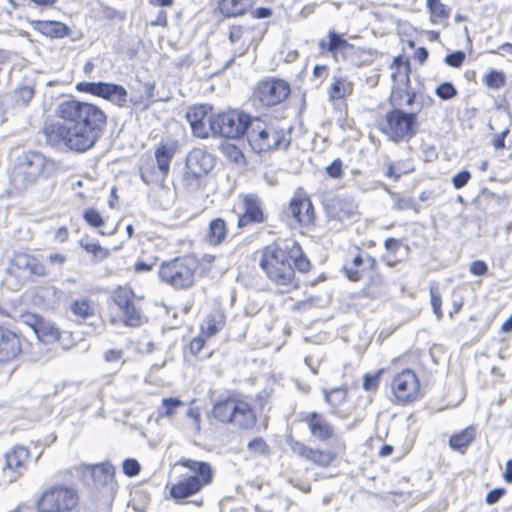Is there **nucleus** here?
<instances>
[{"instance_id": "obj_1", "label": "nucleus", "mask_w": 512, "mask_h": 512, "mask_svg": "<svg viewBox=\"0 0 512 512\" xmlns=\"http://www.w3.org/2000/svg\"><path fill=\"white\" fill-rule=\"evenodd\" d=\"M63 122L47 124L43 128L46 144L71 151L85 152L98 142L107 125L105 112L92 103L69 100L59 106Z\"/></svg>"}, {"instance_id": "obj_2", "label": "nucleus", "mask_w": 512, "mask_h": 512, "mask_svg": "<svg viewBox=\"0 0 512 512\" xmlns=\"http://www.w3.org/2000/svg\"><path fill=\"white\" fill-rule=\"evenodd\" d=\"M259 266L280 292L289 293L300 287V274L310 271L312 265L302 247L297 242H291L284 246H267Z\"/></svg>"}, {"instance_id": "obj_3", "label": "nucleus", "mask_w": 512, "mask_h": 512, "mask_svg": "<svg viewBox=\"0 0 512 512\" xmlns=\"http://www.w3.org/2000/svg\"><path fill=\"white\" fill-rule=\"evenodd\" d=\"M291 127L285 128L274 122L253 117L248 129L247 140L258 154L277 149H287L291 142Z\"/></svg>"}, {"instance_id": "obj_4", "label": "nucleus", "mask_w": 512, "mask_h": 512, "mask_svg": "<svg viewBox=\"0 0 512 512\" xmlns=\"http://www.w3.org/2000/svg\"><path fill=\"white\" fill-rule=\"evenodd\" d=\"M179 464L194 472V475L173 484L170 487L169 494L177 504H186L189 497L212 482L214 471L211 465L205 461L181 459Z\"/></svg>"}, {"instance_id": "obj_5", "label": "nucleus", "mask_w": 512, "mask_h": 512, "mask_svg": "<svg viewBox=\"0 0 512 512\" xmlns=\"http://www.w3.org/2000/svg\"><path fill=\"white\" fill-rule=\"evenodd\" d=\"M211 415L221 423L231 424L244 430L253 428L257 421L252 406L235 396L217 400L213 405Z\"/></svg>"}, {"instance_id": "obj_6", "label": "nucleus", "mask_w": 512, "mask_h": 512, "mask_svg": "<svg viewBox=\"0 0 512 512\" xmlns=\"http://www.w3.org/2000/svg\"><path fill=\"white\" fill-rule=\"evenodd\" d=\"M216 164L215 157L201 148L192 149L186 156L182 184L188 192H196L206 187L207 176Z\"/></svg>"}, {"instance_id": "obj_7", "label": "nucleus", "mask_w": 512, "mask_h": 512, "mask_svg": "<svg viewBox=\"0 0 512 512\" xmlns=\"http://www.w3.org/2000/svg\"><path fill=\"white\" fill-rule=\"evenodd\" d=\"M199 261L193 256L177 257L160 265L158 275L162 282L174 289L182 290L193 286Z\"/></svg>"}, {"instance_id": "obj_8", "label": "nucleus", "mask_w": 512, "mask_h": 512, "mask_svg": "<svg viewBox=\"0 0 512 512\" xmlns=\"http://www.w3.org/2000/svg\"><path fill=\"white\" fill-rule=\"evenodd\" d=\"M417 104V111L405 112L399 108H394L387 112L381 130L389 140L394 143L408 142L418 133L420 125L417 114L423 108V104Z\"/></svg>"}, {"instance_id": "obj_9", "label": "nucleus", "mask_w": 512, "mask_h": 512, "mask_svg": "<svg viewBox=\"0 0 512 512\" xmlns=\"http://www.w3.org/2000/svg\"><path fill=\"white\" fill-rule=\"evenodd\" d=\"M83 483L88 487L93 486L99 491V499L103 500L114 488V467L109 463L96 465L82 464L76 468ZM107 505V499L104 500Z\"/></svg>"}, {"instance_id": "obj_10", "label": "nucleus", "mask_w": 512, "mask_h": 512, "mask_svg": "<svg viewBox=\"0 0 512 512\" xmlns=\"http://www.w3.org/2000/svg\"><path fill=\"white\" fill-rule=\"evenodd\" d=\"M253 117L240 110H230L216 115L214 135L227 139L247 137Z\"/></svg>"}, {"instance_id": "obj_11", "label": "nucleus", "mask_w": 512, "mask_h": 512, "mask_svg": "<svg viewBox=\"0 0 512 512\" xmlns=\"http://www.w3.org/2000/svg\"><path fill=\"white\" fill-rule=\"evenodd\" d=\"M79 501L77 491L73 488L58 485L43 492L38 501V509L46 512L72 510Z\"/></svg>"}, {"instance_id": "obj_12", "label": "nucleus", "mask_w": 512, "mask_h": 512, "mask_svg": "<svg viewBox=\"0 0 512 512\" xmlns=\"http://www.w3.org/2000/svg\"><path fill=\"white\" fill-rule=\"evenodd\" d=\"M79 92L88 93L103 98L118 107H125L128 98L127 90L120 84L110 82H79L76 84Z\"/></svg>"}, {"instance_id": "obj_13", "label": "nucleus", "mask_w": 512, "mask_h": 512, "mask_svg": "<svg viewBox=\"0 0 512 512\" xmlns=\"http://www.w3.org/2000/svg\"><path fill=\"white\" fill-rule=\"evenodd\" d=\"M216 115L208 105L193 106L188 109L186 119L196 137L208 138L214 135Z\"/></svg>"}, {"instance_id": "obj_14", "label": "nucleus", "mask_w": 512, "mask_h": 512, "mask_svg": "<svg viewBox=\"0 0 512 512\" xmlns=\"http://www.w3.org/2000/svg\"><path fill=\"white\" fill-rule=\"evenodd\" d=\"M420 383L415 372L405 369L397 374L392 382V391L397 402L406 404L413 402L419 395Z\"/></svg>"}, {"instance_id": "obj_15", "label": "nucleus", "mask_w": 512, "mask_h": 512, "mask_svg": "<svg viewBox=\"0 0 512 512\" xmlns=\"http://www.w3.org/2000/svg\"><path fill=\"white\" fill-rule=\"evenodd\" d=\"M290 85L282 79H269L259 83L255 95L265 106H274L290 95Z\"/></svg>"}, {"instance_id": "obj_16", "label": "nucleus", "mask_w": 512, "mask_h": 512, "mask_svg": "<svg viewBox=\"0 0 512 512\" xmlns=\"http://www.w3.org/2000/svg\"><path fill=\"white\" fill-rule=\"evenodd\" d=\"M29 451L24 446H16L11 452L6 453L5 463L2 468V477L5 483L16 481L26 470Z\"/></svg>"}, {"instance_id": "obj_17", "label": "nucleus", "mask_w": 512, "mask_h": 512, "mask_svg": "<svg viewBox=\"0 0 512 512\" xmlns=\"http://www.w3.org/2000/svg\"><path fill=\"white\" fill-rule=\"evenodd\" d=\"M326 217L329 220L344 222L353 219L357 214L358 206L350 198L330 196L323 201Z\"/></svg>"}, {"instance_id": "obj_18", "label": "nucleus", "mask_w": 512, "mask_h": 512, "mask_svg": "<svg viewBox=\"0 0 512 512\" xmlns=\"http://www.w3.org/2000/svg\"><path fill=\"white\" fill-rule=\"evenodd\" d=\"M45 157L36 151L24 153L17 165V171L23 176L25 184L34 183L45 167Z\"/></svg>"}, {"instance_id": "obj_19", "label": "nucleus", "mask_w": 512, "mask_h": 512, "mask_svg": "<svg viewBox=\"0 0 512 512\" xmlns=\"http://www.w3.org/2000/svg\"><path fill=\"white\" fill-rule=\"evenodd\" d=\"M288 213L302 227H308L314 223L315 213L314 207L304 194H296L292 197L288 207Z\"/></svg>"}, {"instance_id": "obj_20", "label": "nucleus", "mask_w": 512, "mask_h": 512, "mask_svg": "<svg viewBox=\"0 0 512 512\" xmlns=\"http://www.w3.org/2000/svg\"><path fill=\"white\" fill-rule=\"evenodd\" d=\"M300 420L307 424L311 435L321 442H326L334 436L333 426L317 412L300 413Z\"/></svg>"}, {"instance_id": "obj_21", "label": "nucleus", "mask_w": 512, "mask_h": 512, "mask_svg": "<svg viewBox=\"0 0 512 512\" xmlns=\"http://www.w3.org/2000/svg\"><path fill=\"white\" fill-rule=\"evenodd\" d=\"M243 213L238 218V227L243 228L251 224L263 223L265 221L262 204L255 194H247L242 201Z\"/></svg>"}, {"instance_id": "obj_22", "label": "nucleus", "mask_w": 512, "mask_h": 512, "mask_svg": "<svg viewBox=\"0 0 512 512\" xmlns=\"http://www.w3.org/2000/svg\"><path fill=\"white\" fill-rule=\"evenodd\" d=\"M11 265L18 270L28 272L31 276L45 277L47 275L46 268L41 261L37 257L28 253H15L12 258Z\"/></svg>"}, {"instance_id": "obj_23", "label": "nucleus", "mask_w": 512, "mask_h": 512, "mask_svg": "<svg viewBox=\"0 0 512 512\" xmlns=\"http://www.w3.org/2000/svg\"><path fill=\"white\" fill-rule=\"evenodd\" d=\"M21 351L19 336L0 327V362L9 361Z\"/></svg>"}, {"instance_id": "obj_24", "label": "nucleus", "mask_w": 512, "mask_h": 512, "mask_svg": "<svg viewBox=\"0 0 512 512\" xmlns=\"http://www.w3.org/2000/svg\"><path fill=\"white\" fill-rule=\"evenodd\" d=\"M30 24L34 31L49 38L60 39L71 33V29L66 24L59 21L31 20Z\"/></svg>"}, {"instance_id": "obj_25", "label": "nucleus", "mask_w": 512, "mask_h": 512, "mask_svg": "<svg viewBox=\"0 0 512 512\" xmlns=\"http://www.w3.org/2000/svg\"><path fill=\"white\" fill-rule=\"evenodd\" d=\"M321 53L330 52L336 54L337 52H345L353 48V45L348 43L341 35L335 31H330L328 34V41L321 39L318 43Z\"/></svg>"}, {"instance_id": "obj_26", "label": "nucleus", "mask_w": 512, "mask_h": 512, "mask_svg": "<svg viewBox=\"0 0 512 512\" xmlns=\"http://www.w3.org/2000/svg\"><path fill=\"white\" fill-rule=\"evenodd\" d=\"M253 0H220L218 8L225 17L244 15L252 7Z\"/></svg>"}, {"instance_id": "obj_27", "label": "nucleus", "mask_w": 512, "mask_h": 512, "mask_svg": "<svg viewBox=\"0 0 512 512\" xmlns=\"http://www.w3.org/2000/svg\"><path fill=\"white\" fill-rule=\"evenodd\" d=\"M36 336L43 342H54L60 338V331L52 323L36 318L32 326Z\"/></svg>"}, {"instance_id": "obj_28", "label": "nucleus", "mask_w": 512, "mask_h": 512, "mask_svg": "<svg viewBox=\"0 0 512 512\" xmlns=\"http://www.w3.org/2000/svg\"><path fill=\"white\" fill-rule=\"evenodd\" d=\"M475 439V429L471 426L461 432L453 434L449 439V446L452 450L463 453Z\"/></svg>"}, {"instance_id": "obj_29", "label": "nucleus", "mask_w": 512, "mask_h": 512, "mask_svg": "<svg viewBox=\"0 0 512 512\" xmlns=\"http://www.w3.org/2000/svg\"><path fill=\"white\" fill-rule=\"evenodd\" d=\"M227 235L226 222L222 218H215L210 221L206 234L207 241L212 245L221 244Z\"/></svg>"}, {"instance_id": "obj_30", "label": "nucleus", "mask_w": 512, "mask_h": 512, "mask_svg": "<svg viewBox=\"0 0 512 512\" xmlns=\"http://www.w3.org/2000/svg\"><path fill=\"white\" fill-rule=\"evenodd\" d=\"M174 149L167 145L161 144L155 150V159L157 169L160 171V176L167 177L170 170V163L174 157Z\"/></svg>"}, {"instance_id": "obj_31", "label": "nucleus", "mask_w": 512, "mask_h": 512, "mask_svg": "<svg viewBox=\"0 0 512 512\" xmlns=\"http://www.w3.org/2000/svg\"><path fill=\"white\" fill-rule=\"evenodd\" d=\"M140 177L148 186L162 188L166 177L160 176V171L155 168L154 164H146L140 169Z\"/></svg>"}, {"instance_id": "obj_32", "label": "nucleus", "mask_w": 512, "mask_h": 512, "mask_svg": "<svg viewBox=\"0 0 512 512\" xmlns=\"http://www.w3.org/2000/svg\"><path fill=\"white\" fill-rule=\"evenodd\" d=\"M70 311L78 320H87L95 314L94 306L88 299L73 301L70 304Z\"/></svg>"}, {"instance_id": "obj_33", "label": "nucleus", "mask_w": 512, "mask_h": 512, "mask_svg": "<svg viewBox=\"0 0 512 512\" xmlns=\"http://www.w3.org/2000/svg\"><path fill=\"white\" fill-rule=\"evenodd\" d=\"M134 297L133 290L126 286L117 288L112 294L114 303L121 311L134 302Z\"/></svg>"}, {"instance_id": "obj_34", "label": "nucleus", "mask_w": 512, "mask_h": 512, "mask_svg": "<svg viewBox=\"0 0 512 512\" xmlns=\"http://www.w3.org/2000/svg\"><path fill=\"white\" fill-rule=\"evenodd\" d=\"M432 22L439 23L449 17L450 9L442 4L440 0H427Z\"/></svg>"}, {"instance_id": "obj_35", "label": "nucleus", "mask_w": 512, "mask_h": 512, "mask_svg": "<svg viewBox=\"0 0 512 512\" xmlns=\"http://www.w3.org/2000/svg\"><path fill=\"white\" fill-rule=\"evenodd\" d=\"M122 313L123 322L126 326L137 327L142 324V310L136 306L135 302L125 308Z\"/></svg>"}, {"instance_id": "obj_36", "label": "nucleus", "mask_w": 512, "mask_h": 512, "mask_svg": "<svg viewBox=\"0 0 512 512\" xmlns=\"http://www.w3.org/2000/svg\"><path fill=\"white\" fill-rule=\"evenodd\" d=\"M221 315H208L201 325V331L206 337H212L223 327Z\"/></svg>"}, {"instance_id": "obj_37", "label": "nucleus", "mask_w": 512, "mask_h": 512, "mask_svg": "<svg viewBox=\"0 0 512 512\" xmlns=\"http://www.w3.org/2000/svg\"><path fill=\"white\" fill-rule=\"evenodd\" d=\"M482 81L488 88L496 90L506 85V75L503 71L491 69Z\"/></svg>"}, {"instance_id": "obj_38", "label": "nucleus", "mask_w": 512, "mask_h": 512, "mask_svg": "<svg viewBox=\"0 0 512 512\" xmlns=\"http://www.w3.org/2000/svg\"><path fill=\"white\" fill-rule=\"evenodd\" d=\"M323 394L326 402L333 408L338 407L345 402L347 396V389L344 387H337L331 390L323 389Z\"/></svg>"}, {"instance_id": "obj_39", "label": "nucleus", "mask_w": 512, "mask_h": 512, "mask_svg": "<svg viewBox=\"0 0 512 512\" xmlns=\"http://www.w3.org/2000/svg\"><path fill=\"white\" fill-rule=\"evenodd\" d=\"M336 455L331 451H323L311 448V453L307 460L316 465L327 467L334 461Z\"/></svg>"}, {"instance_id": "obj_40", "label": "nucleus", "mask_w": 512, "mask_h": 512, "mask_svg": "<svg viewBox=\"0 0 512 512\" xmlns=\"http://www.w3.org/2000/svg\"><path fill=\"white\" fill-rule=\"evenodd\" d=\"M184 406V402L178 398H163L162 405L158 410V416L161 418L171 417L175 414L178 407Z\"/></svg>"}, {"instance_id": "obj_41", "label": "nucleus", "mask_w": 512, "mask_h": 512, "mask_svg": "<svg viewBox=\"0 0 512 512\" xmlns=\"http://www.w3.org/2000/svg\"><path fill=\"white\" fill-rule=\"evenodd\" d=\"M351 89L352 87L350 83L346 84L344 79L335 77L329 94L333 99H342L345 97L348 91H351Z\"/></svg>"}, {"instance_id": "obj_42", "label": "nucleus", "mask_w": 512, "mask_h": 512, "mask_svg": "<svg viewBox=\"0 0 512 512\" xmlns=\"http://www.w3.org/2000/svg\"><path fill=\"white\" fill-rule=\"evenodd\" d=\"M35 90L31 86H21L14 90L13 98L16 103L26 106L34 97Z\"/></svg>"}, {"instance_id": "obj_43", "label": "nucleus", "mask_w": 512, "mask_h": 512, "mask_svg": "<svg viewBox=\"0 0 512 512\" xmlns=\"http://www.w3.org/2000/svg\"><path fill=\"white\" fill-rule=\"evenodd\" d=\"M429 292L433 313L435 314L437 319L440 320L443 317V312L441 310L442 300L438 286L436 284L430 285Z\"/></svg>"}, {"instance_id": "obj_44", "label": "nucleus", "mask_w": 512, "mask_h": 512, "mask_svg": "<svg viewBox=\"0 0 512 512\" xmlns=\"http://www.w3.org/2000/svg\"><path fill=\"white\" fill-rule=\"evenodd\" d=\"M435 94L441 100H450V99L454 98L455 96H457L458 91L452 82L445 81L436 87Z\"/></svg>"}, {"instance_id": "obj_45", "label": "nucleus", "mask_w": 512, "mask_h": 512, "mask_svg": "<svg viewBox=\"0 0 512 512\" xmlns=\"http://www.w3.org/2000/svg\"><path fill=\"white\" fill-rule=\"evenodd\" d=\"M286 442L289 445V447L293 453H295L299 457L308 459L309 454L311 453L310 447H308L301 441L293 439L292 436H288L286 438Z\"/></svg>"}, {"instance_id": "obj_46", "label": "nucleus", "mask_w": 512, "mask_h": 512, "mask_svg": "<svg viewBox=\"0 0 512 512\" xmlns=\"http://www.w3.org/2000/svg\"><path fill=\"white\" fill-rule=\"evenodd\" d=\"M83 218L88 225L94 228H100L105 224L104 218L94 208H88L83 213Z\"/></svg>"}, {"instance_id": "obj_47", "label": "nucleus", "mask_w": 512, "mask_h": 512, "mask_svg": "<svg viewBox=\"0 0 512 512\" xmlns=\"http://www.w3.org/2000/svg\"><path fill=\"white\" fill-rule=\"evenodd\" d=\"M80 246L88 253L93 254L95 257H99L100 259H104L107 257L108 252L103 249L99 243H90L85 239L80 240Z\"/></svg>"}, {"instance_id": "obj_48", "label": "nucleus", "mask_w": 512, "mask_h": 512, "mask_svg": "<svg viewBox=\"0 0 512 512\" xmlns=\"http://www.w3.org/2000/svg\"><path fill=\"white\" fill-rule=\"evenodd\" d=\"M248 449L259 455H267L269 453V446L260 437L251 440L248 443Z\"/></svg>"}, {"instance_id": "obj_49", "label": "nucleus", "mask_w": 512, "mask_h": 512, "mask_svg": "<svg viewBox=\"0 0 512 512\" xmlns=\"http://www.w3.org/2000/svg\"><path fill=\"white\" fill-rule=\"evenodd\" d=\"M382 372H383V370H379L375 374H365V376L363 378V388L366 391L375 390L379 385L380 376H381Z\"/></svg>"}, {"instance_id": "obj_50", "label": "nucleus", "mask_w": 512, "mask_h": 512, "mask_svg": "<svg viewBox=\"0 0 512 512\" xmlns=\"http://www.w3.org/2000/svg\"><path fill=\"white\" fill-rule=\"evenodd\" d=\"M465 58L466 55L463 51H455L446 55L444 61L448 66L459 68L463 64Z\"/></svg>"}, {"instance_id": "obj_51", "label": "nucleus", "mask_w": 512, "mask_h": 512, "mask_svg": "<svg viewBox=\"0 0 512 512\" xmlns=\"http://www.w3.org/2000/svg\"><path fill=\"white\" fill-rule=\"evenodd\" d=\"M343 163L340 158L335 159L330 165L326 167V173L333 179H339L343 175Z\"/></svg>"}, {"instance_id": "obj_52", "label": "nucleus", "mask_w": 512, "mask_h": 512, "mask_svg": "<svg viewBox=\"0 0 512 512\" xmlns=\"http://www.w3.org/2000/svg\"><path fill=\"white\" fill-rule=\"evenodd\" d=\"M123 472L129 477H134L140 472V464L136 459L128 458L123 462Z\"/></svg>"}, {"instance_id": "obj_53", "label": "nucleus", "mask_w": 512, "mask_h": 512, "mask_svg": "<svg viewBox=\"0 0 512 512\" xmlns=\"http://www.w3.org/2000/svg\"><path fill=\"white\" fill-rule=\"evenodd\" d=\"M471 178V173L468 170L458 172L452 178V184L455 189L463 188Z\"/></svg>"}, {"instance_id": "obj_54", "label": "nucleus", "mask_w": 512, "mask_h": 512, "mask_svg": "<svg viewBox=\"0 0 512 512\" xmlns=\"http://www.w3.org/2000/svg\"><path fill=\"white\" fill-rule=\"evenodd\" d=\"M343 270H344L347 278L350 281H354V282L362 279L363 274H364L363 268H355L352 264H351V266H344Z\"/></svg>"}, {"instance_id": "obj_55", "label": "nucleus", "mask_w": 512, "mask_h": 512, "mask_svg": "<svg viewBox=\"0 0 512 512\" xmlns=\"http://www.w3.org/2000/svg\"><path fill=\"white\" fill-rule=\"evenodd\" d=\"M469 271L473 275L483 276V275H485L487 273L488 266H487V264L484 261L476 260V261L471 263Z\"/></svg>"}, {"instance_id": "obj_56", "label": "nucleus", "mask_w": 512, "mask_h": 512, "mask_svg": "<svg viewBox=\"0 0 512 512\" xmlns=\"http://www.w3.org/2000/svg\"><path fill=\"white\" fill-rule=\"evenodd\" d=\"M413 207V198L411 197H399L394 202V209L403 211Z\"/></svg>"}, {"instance_id": "obj_57", "label": "nucleus", "mask_w": 512, "mask_h": 512, "mask_svg": "<svg viewBox=\"0 0 512 512\" xmlns=\"http://www.w3.org/2000/svg\"><path fill=\"white\" fill-rule=\"evenodd\" d=\"M186 416L193 420V425H194L195 430L197 432H200V430H201V426H200L201 418H200L199 409L198 408H189L186 411Z\"/></svg>"}, {"instance_id": "obj_58", "label": "nucleus", "mask_w": 512, "mask_h": 512, "mask_svg": "<svg viewBox=\"0 0 512 512\" xmlns=\"http://www.w3.org/2000/svg\"><path fill=\"white\" fill-rule=\"evenodd\" d=\"M408 91L404 90V89H401V88H397L395 90L392 91V94L390 96V102L391 104L397 108L398 106H401V101L403 99V97L406 95Z\"/></svg>"}, {"instance_id": "obj_59", "label": "nucleus", "mask_w": 512, "mask_h": 512, "mask_svg": "<svg viewBox=\"0 0 512 512\" xmlns=\"http://www.w3.org/2000/svg\"><path fill=\"white\" fill-rule=\"evenodd\" d=\"M204 345H205V339L204 338H202L200 336L195 337L190 342V345H189L190 352L193 355H198L202 351Z\"/></svg>"}, {"instance_id": "obj_60", "label": "nucleus", "mask_w": 512, "mask_h": 512, "mask_svg": "<svg viewBox=\"0 0 512 512\" xmlns=\"http://www.w3.org/2000/svg\"><path fill=\"white\" fill-rule=\"evenodd\" d=\"M504 488H495L486 495V502L488 504H495L505 494Z\"/></svg>"}, {"instance_id": "obj_61", "label": "nucleus", "mask_w": 512, "mask_h": 512, "mask_svg": "<svg viewBox=\"0 0 512 512\" xmlns=\"http://www.w3.org/2000/svg\"><path fill=\"white\" fill-rule=\"evenodd\" d=\"M123 350L121 349H110L104 353V360L106 362H118L123 357Z\"/></svg>"}, {"instance_id": "obj_62", "label": "nucleus", "mask_w": 512, "mask_h": 512, "mask_svg": "<svg viewBox=\"0 0 512 512\" xmlns=\"http://www.w3.org/2000/svg\"><path fill=\"white\" fill-rule=\"evenodd\" d=\"M272 9L268 8V7H259V8H256L255 10H253L251 12V15L253 18H256V19H266V18H269L271 15H272Z\"/></svg>"}, {"instance_id": "obj_63", "label": "nucleus", "mask_w": 512, "mask_h": 512, "mask_svg": "<svg viewBox=\"0 0 512 512\" xmlns=\"http://www.w3.org/2000/svg\"><path fill=\"white\" fill-rule=\"evenodd\" d=\"M243 35V29L241 26H232L229 32V40L231 43L238 42Z\"/></svg>"}, {"instance_id": "obj_64", "label": "nucleus", "mask_w": 512, "mask_h": 512, "mask_svg": "<svg viewBox=\"0 0 512 512\" xmlns=\"http://www.w3.org/2000/svg\"><path fill=\"white\" fill-rule=\"evenodd\" d=\"M47 260L53 265L61 266L66 262L67 257L64 254L52 253L47 257Z\"/></svg>"}]
</instances>
